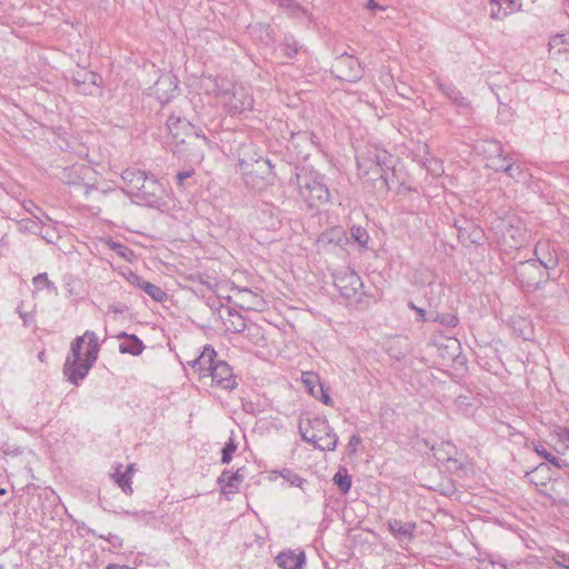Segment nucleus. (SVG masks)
Returning a JSON list of instances; mask_svg holds the SVG:
<instances>
[{"instance_id":"obj_1","label":"nucleus","mask_w":569,"mask_h":569,"mask_svg":"<svg viewBox=\"0 0 569 569\" xmlns=\"http://www.w3.org/2000/svg\"><path fill=\"white\" fill-rule=\"evenodd\" d=\"M99 353L98 336L87 330L83 336L77 337L71 342V352L67 357L63 373L68 380L78 386L89 373Z\"/></svg>"},{"instance_id":"obj_2","label":"nucleus","mask_w":569,"mask_h":569,"mask_svg":"<svg viewBox=\"0 0 569 569\" xmlns=\"http://www.w3.org/2000/svg\"><path fill=\"white\" fill-rule=\"evenodd\" d=\"M299 194L310 208L326 204L330 201V191L325 182V176L311 168H302L296 174Z\"/></svg>"},{"instance_id":"obj_3","label":"nucleus","mask_w":569,"mask_h":569,"mask_svg":"<svg viewBox=\"0 0 569 569\" xmlns=\"http://www.w3.org/2000/svg\"><path fill=\"white\" fill-rule=\"evenodd\" d=\"M216 97L223 109L231 116L251 111L254 100L248 87L222 80L216 84Z\"/></svg>"},{"instance_id":"obj_4","label":"nucleus","mask_w":569,"mask_h":569,"mask_svg":"<svg viewBox=\"0 0 569 569\" xmlns=\"http://www.w3.org/2000/svg\"><path fill=\"white\" fill-rule=\"evenodd\" d=\"M299 431L305 442L311 443L319 450L333 451L338 445V437L325 417H315L300 421Z\"/></svg>"},{"instance_id":"obj_5","label":"nucleus","mask_w":569,"mask_h":569,"mask_svg":"<svg viewBox=\"0 0 569 569\" xmlns=\"http://www.w3.org/2000/svg\"><path fill=\"white\" fill-rule=\"evenodd\" d=\"M491 229L510 248L521 246L526 238L520 219L511 213L495 217L491 220Z\"/></svg>"},{"instance_id":"obj_6","label":"nucleus","mask_w":569,"mask_h":569,"mask_svg":"<svg viewBox=\"0 0 569 569\" xmlns=\"http://www.w3.org/2000/svg\"><path fill=\"white\" fill-rule=\"evenodd\" d=\"M515 274L520 287L526 291H533L549 279V272L536 260L520 261L515 266Z\"/></svg>"},{"instance_id":"obj_7","label":"nucleus","mask_w":569,"mask_h":569,"mask_svg":"<svg viewBox=\"0 0 569 569\" xmlns=\"http://www.w3.org/2000/svg\"><path fill=\"white\" fill-rule=\"evenodd\" d=\"M208 146V139L196 131L187 136L182 143L176 142L170 151L178 158L190 162L199 163L204 157V148Z\"/></svg>"},{"instance_id":"obj_8","label":"nucleus","mask_w":569,"mask_h":569,"mask_svg":"<svg viewBox=\"0 0 569 569\" xmlns=\"http://www.w3.org/2000/svg\"><path fill=\"white\" fill-rule=\"evenodd\" d=\"M335 286L343 298L355 302L361 301L363 283L353 270L347 268L336 273Z\"/></svg>"},{"instance_id":"obj_9","label":"nucleus","mask_w":569,"mask_h":569,"mask_svg":"<svg viewBox=\"0 0 569 569\" xmlns=\"http://www.w3.org/2000/svg\"><path fill=\"white\" fill-rule=\"evenodd\" d=\"M246 186L253 190H262L273 182L274 173L270 160H258L249 170L241 173Z\"/></svg>"},{"instance_id":"obj_10","label":"nucleus","mask_w":569,"mask_h":569,"mask_svg":"<svg viewBox=\"0 0 569 569\" xmlns=\"http://www.w3.org/2000/svg\"><path fill=\"white\" fill-rule=\"evenodd\" d=\"M133 197L147 206H157L164 194L163 186L153 177L146 176Z\"/></svg>"},{"instance_id":"obj_11","label":"nucleus","mask_w":569,"mask_h":569,"mask_svg":"<svg viewBox=\"0 0 569 569\" xmlns=\"http://www.w3.org/2000/svg\"><path fill=\"white\" fill-rule=\"evenodd\" d=\"M166 127L168 129L167 144L169 149H171L176 142L182 143L187 136L197 131L193 124L187 119L176 116H170L167 119Z\"/></svg>"},{"instance_id":"obj_12","label":"nucleus","mask_w":569,"mask_h":569,"mask_svg":"<svg viewBox=\"0 0 569 569\" xmlns=\"http://www.w3.org/2000/svg\"><path fill=\"white\" fill-rule=\"evenodd\" d=\"M209 378L212 385L226 390H232L237 387L232 368L223 360L216 361Z\"/></svg>"},{"instance_id":"obj_13","label":"nucleus","mask_w":569,"mask_h":569,"mask_svg":"<svg viewBox=\"0 0 569 569\" xmlns=\"http://www.w3.org/2000/svg\"><path fill=\"white\" fill-rule=\"evenodd\" d=\"M216 358V350L210 345H207L203 347L201 353L196 359L189 361L188 365L193 372L199 376V379H204L209 378L211 368L217 361Z\"/></svg>"},{"instance_id":"obj_14","label":"nucleus","mask_w":569,"mask_h":569,"mask_svg":"<svg viewBox=\"0 0 569 569\" xmlns=\"http://www.w3.org/2000/svg\"><path fill=\"white\" fill-rule=\"evenodd\" d=\"M535 259L548 272L555 270L559 263L555 246L548 240L538 241L535 247Z\"/></svg>"},{"instance_id":"obj_15","label":"nucleus","mask_w":569,"mask_h":569,"mask_svg":"<svg viewBox=\"0 0 569 569\" xmlns=\"http://www.w3.org/2000/svg\"><path fill=\"white\" fill-rule=\"evenodd\" d=\"M100 80L99 74L86 69L77 71L73 76L76 90L82 94H92L97 90Z\"/></svg>"},{"instance_id":"obj_16","label":"nucleus","mask_w":569,"mask_h":569,"mask_svg":"<svg viewBox=\"0 0 569 569\" xmlns=\"http://www.w3.org/2000/svg\"><path fill=\"white\" fill-rule=\"evenodd\" d=\"M261 153H259L257 147L252 142L242 143L238 149V167L240 173L250 168L258 162V160H263Z\"/></svg>"},{"instance_id":"obj_17","label":"nucleus","mask_w":569,"mask_h":569,"mask_svg":"<svg viewBox=\"0 0 569 569\" xmlns=\"http://www.w3.org/2000/svg\"><path fill=\"white\" fill-rule=\"evenodd\" d=\"M128 282H130L131 284L140 288L141 290H143L148 296H150L154 301L157 302H162L164 300H167V293L163 289H161L160 287L142 279L140 276H138L137 273L130 271L127 276H126Z\"/></svg>"},{"instance_id":"obj_18","label":"nucleus","mask_w":569,"mask_h":569,"mask_svg":"<svg viewBox=\"0 0 569 569\" xmlns=\"http://www.w3.org/2000/svg\"><path fill=\"white\" fill-rule=\"evenodd\" d=\"M232 292L236 305L241 309L256 310L262 305L261 297L248 288L237 287Z\"/></svg>"},{"instance_id":"obj_19","label":"nucleus","mask_w":569,"mask_h":569,"mask_svg":"<svg viewBox=\"0 0 569 569\" xmlns=\"http://www.w3.org/2000/svg\"><path fill=\"white\" fill-rule=\"evenodd\" d=\"M177 90V78L171 74L161 76L154 83V92L161 101H168Z\"/></svg>"},{"instance_id":"obj_20","label":"nucleus","mask_w":569,"mask_h":569,"mask_svg":"<svg viewBox=\"0 0 569 569\" xmlns=\"http://www.w3.org/2000/svg\"><path fill=\"white\" fill-rule=\"evenodd\" d=\"M305 561L303 552L296 553L291 550L282 551L276 558L277 565L282 569H302Z\"/></svg>"},{"instance_id":"obj_21","label":"nucleus","mask_w":569,"mask_h":569,"mask_svg":"<svg viewBox=\"0 0 569 569\" xmlns=\"http://www.w3.org/2000/svg\"><path fill=\"white\" fill-rule=\"evenodd\" d=\"M243 479L244 476L241 473V469H238L236 472L224 470L218 478V483L221 486L223 493H233L238 490Z\"/></svg>"},{"instance_id":"obj_22","label":"nucleus","mask_w":569,"mask_h":569,"mask_svg":"<svg viewBox=\"0 0 569 569\" xmlns=\"http://www.w3.org/2000/svg\"><path fill=\"white\" fill-rule=\"evenodd\" d=\"M118 338L123 339V341L119 346V351L121 353L139 356L144 349L143 342L136 335H128L126 332H121L118 336Z\"/></svg>"},{"instance_id":"obj_23","label":"nucleus","mask_w":569,"mask_h":569,"mask_svg":"<svg viewBox=\"0 0 569 569\" xmlns=\"http://www.w3.org/2000/svg\"><path fill=\"white\" fill-rule=\"evenodd\" d=\"M519 0H490V18L501 20L510 14ZM520 3L518 4V7Z\"/></svg>"},{"instance_id":"obj_24","label":"nucleus","mask_w":569,"mask_h":569,"mask_svg":"<svg viewBox=\"0 0 569 569\" xmlns=\"http://www.w3.org/2000/svg\"><path fill=\"white\" fill-rule=\"evenodd\" d=\"M146 176L147 174L143 171L133 168L126 169L122 172L121 178L127 184L128 192L131 196H133L136 191L139 189V184L141 183L142 179L146 178Z\"/></svg>"},{"instance_id":"obj_25","label":"nucleus","mask_w":569,"mask_h":569,"mask_svg":"<svg viewBox=\"0 0 569 569\" xmlns=\"http://www.w3.org/2000/svg\"><path fill=\"white\" fill-rule=\"evenodd\" d=\"M347 241L346 232L342 228L336 227L325 231L318 239V242L322 246L337 244L342 246Z\"/></svg>"},{"instance_id":"obj_26","label":"nucleus","mask_w":569,"mask_h":569,"mask_svg":"<svg viewBox=\"0 0 569 569\" xmlns=\"http://www.w3.org/2000/svg\"><path fill=\"white\" fill-rule=\"evenodd\" d=\"M389 529L393 536L400 540L410 539L413 536L416 525L412 522H402L393 520L389 522Z\"/></svg>"},{"instance_id":"obj_27","label":"nucleus","mask_w":569,"mask_h":569,"mask_svg":"<svg viewBox=\"0 0 569 569\" xmlns=\"http://www.w3.org/2000/svg\"><path fill=\"white\" fill-rule=\"evenodd\" d=\"M375 163V167L379 169L378 173L381 179H383L385 183H387V178L383 176L387 170L392 169V156L387 151L377 150L371 159Z\"/></svg>"},{"instance_id":"obj_28","label":"nucleus","mask_w":569,"mask_h":569,"mask_svg":"<svg viewBox=\"0 0 569 569\" xmlns=\"http://www.w3.org/2000/svg\"><path fill=\"white\" fill-rule=\"evenodd\" d=\"M439 89L445 93L453 103L459 107H468L467 99L452 83H438Z\"/></svg>"},{"instance_id":"obj_29","label":"nucleus","mask_w":569,"mask_h":569,"mask_svg":"<svg viewBox=\"0 0 569 569\" xmlns=\"http://www.w3.org/2000/svg\"><path fill=\"white\" fill-rule=\"evenodd\" d=\"M549 53L551 58H560L562 53H567L568 49L566 47V36L565 34H556L553 36L549 43Z\"/></svg>"},{"instance_id":"obj_30","label":"nucleus","mask_w":569,"mask_h":569,"mask_svg":"<svg viewBox=\"0 0 569 569\" xmlns=\"http://www.w3.org/2000/svg\"><path fill=\"white\" fill-rule=\"evenodd\" d=\"M280 8L284 9L291 17H300L307 14L306 9L297 0H271Z\"/></svg>"},{"instance_id":"obj_31","label":"nucleus","mask_w":569,"mask_h":569,"mask_svg":"<svg viewBox=\"0 0 569 569\" xmlns=\"http://www.w3.org/2000/svg\"><path fill=\"white\" fill-rule=\"evenodd\" d=\"M121 465H118L116 471L112 473V478L116 483L122 489L126 495H131L133 492L132 489V480L130 475H124L121 472Z\"/></svg>"},{"instance_id":"obj_32","label":"nucleus","mask_w":569,"mask_h":569,"mask_svg":"<svg viewBox=\"0 0 569 569\" xmlns=\"http://www.w3.org/2000/svg\"><path fill=\"white\" fill-rule=\"evenodd\" d=\"M229 318L226 320L227 329L237 333L243 332L247 329L244 318L238 312H228Z\"/></svg>"},{"instance_id":"obj_33","label":"nucleus","mask_w":569,"mask_h":569,"mask_svg":"<svg viewBox=\"0 0 569 569\" xmlns=\"http://www.w3.org/2000/svg\"><path fill=\"white\" fill-rule=\"evenodd\" d=\"M302 382L315 398H318L319 388L323 386L320 383L319 376L315 372H303L302 373Z\"/></svg>"},{"instance_id":"obj_34","label":"nucleus","mask_w":569,"mask_h":569,"mask_svg":"<svg viewBox=\"0 0 569 569\" xmlns=\"http://www.w3.org/2000/svg\"><path fill=\"white\" fill-rule=\"evenodd\" d=\"M340 63H347L350 71L348 74H339L338 76L339 78L345 79L347 81H351V82L361 78L362 71H361L360 64L357 60H355L352 58H346V59L341 60Z\"/></svg>"},{"instance_id":"obj_35","label":"nucleus","mask_w":569,"mask_h":569,"mask_svg":"<svg viewBox=\"0 0 569 569\" xmlns=\"http://www.w3.org/2000/svg\"><path fill=\"white\" fill-rule=\"evenodd\" d=\"M496 171H502L516 181H521L526 178L522 168L513 162H508L506 166H496Z\"/></svg>"},{"instance_id":"obj_36","label":"nucleus","mask_w":569,"mask_h":569,"mask_svg":"<svg viewBox=\"0 0 569 569\" xmlns=\"http://www.w3.org/2000/svg\"><path fill=\"white\" fill-rule=\"evenodd\" d=\"M333 482L338 486L342 493H347L351 488V477L346 468L339 469L333 476Z\"/></svg>"},{"instance_id":"obj_37","label":"nucleus","mask_w":569,"mask_h":569,"mask_svg":"<svg viewBox=\"0 0 569 569\" xmlns=\"http://www.w3.org/2000/svg\"><path fill=\"white\" fill-rule=\"evenodd\" d=\"M309 148L311 146V136L308 132H297L291 134L288 149H297L298 147Z\"/></svg>"},{"instance_id":"obj_38","label":"nucleus","mask_w":569,"mask_h":569,"mask_svg":"<svg viewBox=\"0 0 569 569\" xmlns=\"http://www.w3.org/2000/svg\"><path fill=\"white\" fill-rule=\"evenodd\" d=\"M33 286L37 290L47 289L54 295H58L57 286L49 280L48 274L46 272L39 273L32 279Z\"/></svg>"},{"instance_id":"obj_39","label":"nucleus","mask_w":569,"mask_h":569,"mask_svg":"<svg viewBox=\"0 0 569 569\" xmlns=\"http://www.w3.org/2000/svg\"><path fill=\"white\" fill-rule=\"evenodd\" d=\"M428 320L451 328L456 327L459 322L458 317L452 313H430Z\"/></svg>"},{"instance_id":"obj_40","label":"nucleus","mask_w":569,"mask_h":569,"mask_svg":"<svg viewBox=\"0 0 569 569\" xmlns=\"http://www.w3.org/2000/svg\"><path fill=\"white\" fill-rule=\"evenodd\" d=\"M352 239L362 248H367L369 241L368 231L360 226H352L350 229Z\"/></svg>"},{"instance_id":"obj_41","label":"nucleus","mask_w":569,"mask_h":569,"mask_svg":"<svg viewBox=\"0 0 569 569\" xmlns=\"http://www.w3.org/2000/svg\"><path fill=\"white\" fill-rule=\"evenodd\" d=\"M299 48L293 37H286L280 46L281 51L289 58H292L299 51Z\"/></svg>"},{"instance_id":"obj_42","label":"nucleus","mask_w":569,"mask_h":569,"mask_svg":"<svg viewBox=\"0 0 569 569\" xmlns=\"http://www.w3.org/2000/svg\"><path fill=\"white\" fill-rule=\"evenodd\" d=\"M251 32L252 33L259 32L260 33V39L262 41H264L266 43H269L270 41L273 40L272 29H271V27L269 24L259 23L257 26H252L251 27Z\"/></svg>"},{"instance_id":"obj_43","label":"nucleus","mask_w":569,"mask_h":569,"mask_svg":"<svg viewBox=\"0 0 569 569\" xmlns=\"http://www.w3.org/2000/svg\"><path fill=\"white\" fill-rule=\"evenodd\" d=\"M237 449L234 439L230 438L229 441L222 448L221 462L228 465L232 460V455Z\"/></svg>"},{"instance_id":"obj_44","label":"nucleus","mask_w":569,"mask_h":569,"mask_svg":"<svg viewBox=\"0 0 569 569\" xmlns=\"http://www.w3.org/2000/svg\"><path fill=\"white\" fill-rule=\"evenodd\" d=\"M24 209L30 212L33 218L36 219V221H38L39 223L43 224V219L46 220H50V218L42 211L41 208H39L38 206H36L33 202H28L27 204H24Z\"/></svg>"},{"instance_id":"obj_45","label":"nucleus","mask_w":569,"mask_h":569,"mask_svg":"<svg viewBox=\"0 0 569 569\" xmlns=\"http://www.w3.org/2000/svg\"><path fill=\"white\" fill-rule=\"evenodd\" d=\"M19 228L31 233H39L40 223L33 219H22L19 221Z\"/></svg>"},{"instance_id":"obj_46","label":"nucleus","mask_w":569,"mask_h":569,"mask_svg":"<svg viewBox=\"0 0 569 569\" xmlns=\"http://www.w3.org/2000/svg\"><path fill=\"white\" fill-rule=\"evenodd\" d=\"M485 151L490 154V159H491L492 157H498V156L502 154V146L497 140H490V141H487V148L485 149Z\"/></svg>"},{"instance_id":"obj_47","label":"nucleus","mask_w":569,"mask_h":569,"mask_svg":"<svg viewBox=\"0 0 569 569\" xmlns=\"http://www.w3.org/2000/svg\"><path fill=\"white\" fill-rule=\"evenodd\" d=\"M194 174L193 169L182 170L177 173V184L181 188H186V180L192 178Z\"/></svg>"},{"instance_id":"obj_48","label":"nucleus","mask_w":569,"mask_h":569,"mask_svg":"<svg viewBox=\"0 0 569 569\" xmlns=\"http://www.w3.org/2000/svg\"><path fill=\"white\" fill-rule=\"evenodd\" d=\"M508 162H511V159L500 154L498 157H492L488 166L496 170V166H506Z\"/></svg>"},{"instance_id":"obj_49","label":"nucleus","mask_w":569,"mask_h":569,"mask_svg":"<svg viewBox=\"0 0 569 569\" xmlns=\"http://www.w3.org/2000/svg\"><path fill=\"white\" fill-rule=\"evenodd\" d=\"M555 563L565 569H569V555L566 553H557L553 557Z\"/></svg>"},{"instance_id":"obj_50","label":"nucleus","mask_w":569,"mask_h":569,"mask_svg":"<svg viewBox=\"0 0 569 569\" xmlns=\"http://www.w3.org/2000/svg\"><path fill=\"white\" fill-rule=\"evenodd\" d=\"M549 463H551L552 466H555L556 468L558 469H561L563 467H568L569 463H567L566 461L563 460H560L559 458H557L556 456L549 453V456L547 457L546 459Z\"/></svg>"},{"instance_id":"obj_51","label":"nucleus","mask_w":569,"mask_h":569,"mask_svg":"<svg viewBox=\"0 0 569 569\" xmlns=\"http://www.w3.org/2000/svg\"><path fill=\"white\" fill-rule=\"evenodd\" d=\"M322 403L327 405V406H332L333 402H332V399L330 398L329 393L327 392V390L322 388H319V391H318V398Z\"/></svg>"},{"instance_id":"obj_52","label":"nucleus","mask_w":569,"mask_h":569,"mask_svg":"<svg viewBox=\"0 0 569 569\" xmlns=\"http://www.w3.org/2000/svg\"><path fill=\"white\" fill-rule=\"evenodd\" d=\"M360 443H361L360 436L359 435H352L350 440H349V443H348L349 451L351 453L356 452Z\"/></svg>"},{"instance_id":"obj_53","label":"nucleus","mask_w":569,"mask_h":569,"mask_svg":"<svg viewBox=\"0 0 569 569\" xmlns=\"http://www.w3.org/2000/svg\"><path fill=\"white\" fill-rule=\"evenodd\" d=\"M128 310V307L123 303H113L108 307V312L111 313H123Z\"/></svg>"},{"instance_id":"obj_54","label":"nucleus","mask_w":569,"mask_h":569,"mask_svg":"<svg viewBox=\"0 0 569 569\" xmlns=\"http://www.w3.org/2000/svg\"><path fill=\"white\" fill-rule=\"evenodd\" d=\"M559 440L566 445L567 448H569V429L562 428L558 432Z\"/></svg>"},{"instance_id":"obj_55","label":"nucleus","mask_w":569,"mask_h":569,"mask_svg":"<svg viewBox=\"0 0 569 569\" xmlns=\"http://www.w3.org/2000/svg\"><path fill=\"white\" fill-rule=\"evenodd\" d=\"M119 256L127 257L126 252L129 251L127 247L121 243L114 242L111 247Z\"/></svg>"},{"instance_id":"obj_56","label":"nucleus","mask_w":569,"mask_h":569,"mask_svg":"<svg viewBox=\"0 0 569 569\" xmlns=\"http://www.w3.org/2000/svg\"><path fill=\"white\" fill-rule=\"evenodd\" d=\"M535 451L542 458L547 459L550 452L543 446H535Z\"/></svg>"},{"instance_id":"obj_57","label":"nucleus","mask_w":569,"mask_h":569,"mask_svg":"<svg viewBox=\"0 0 569 569\" xmlns=\"http://www.w3.org/2000/svg\"><path fill=\"white\" fill-rule=\"evenodd\" d=\"M367 7L370 10H373V9L385 10V7L379 6L375 0H368Z\"/></svg>"},{"instance_id":"obj_58","label":"nucleus","mask_w":569,"mask_h":569,"mask_svg":"<svg viewBox=\"0 0 569 569\" xmlns=\"http://www.w3.org/2000/svg\"><path fill=\"white\" fill-rule=\"evenodd\" d=\"M416 312L419 316V320H421V321H429L428 317H426V310L425 309L418 308Z\"/></svg>"},{"instance_id":"obj_59","label":"nucleus","mask_w":569,"mask_h":569,"mask_svg":"<svg viewBox=\"0 0 569 569\" xmlns=\"http://www.w3.org/2000/svg\"><path fill=\"white\" fill-rule=\"evenodd\" d=\"M106 569H136L134 567L120 566V565H108Z\"/></svg>"},{"instance_id":"obj_60","label":"nucleus","mask_w":569,"mask_h":569,"mask_svg":"<svg viewBox=\"0 0 569 569\" xmlns=\"http://www.w3.org/2000/svg\"><path fill=\"white\" fill-rule=\"evenodd\" d=\"M123 473L124 475H130L132 477L133 473H134V465L133 463L128 465L127 468H126V471Z\"/></svg>"},{"instance_id":"obj_61","label":"nucleus","mask_w":569,"mask_h":569,"mask_svg":"<svg viewBox=\"0 0 569 569\" xmlns=\"http://www.w3.org/2000/svg\"><path fill=\"white\" fill-rule=\"evenodd\" d=\"M303 481L305 480L302 478L295 476V480H292V485L300 487L303 483Z\"/></svg>"},{"instance_id":"obj_62","label":"nucleus","mask_w":569,"mask_h":569,"mask_svg":"<svg viewBox=\"0 0 569 569\" xmlns=\"http://www.w3.org/2000/svg\"><path fill=\"white\" fill-rule=\"evenodd\" d=\"M308 154H309L308 151L305 152V151L301 150V151L298 152V156H300L301 158H306Z\"/></svg>"},{"instance_id":"obj_63","label":"nucleus","mask_w":569,"mask_h":569,"mask_svg":"<svg viewBox=\"0 0 569 569\" xmlns=\"http://www.w3.org/2000/svg\"><path fill=\"white\" fill-rule=\"evenodd\" d=\"M408 306H409V308H410V309H412V310H415V311H417V309H418V307H416V306L413 305V302H409V303H408Z\"/></svg>"},{"instance_id":"obj_64","label":"nucleus","mask_w":569,"mask_h":569,"mask_svg":"<svg viewBox=\"0 0 569 569\" xmlns=\"http://www.w3.org/2000/svg\"><path fill=\"white\" fill-rule=\"evenodd\" d=\"M466 399H467V398L459 397V398H458V400H457L458 405H462V403H465V400H466Z\"/></svg>"}]
</instances>
